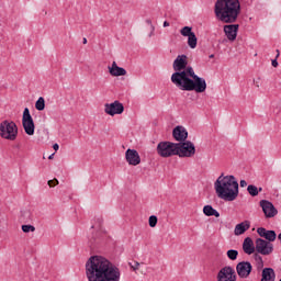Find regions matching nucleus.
<instances>
[{
	"mask_svg": "<svg viewBox=\"0 0 281 281\" xmlns=\"http://www.w3.org/2000/svg\"><path fill=\"white\" fill-rule=\"evenodd\" d=\"M102 217H95L94 223L92 224V229H100L102 227Z\"/></svg>",
	"mask_w": 281,
	"mask_h": 281,
	"instance_id": "nucleus-29",
	"label": "nucleus"
},
{
	"mask_svg": "<svg viewBox=\"0 0 281 281\" xmlns=\"http://www.w3.org/2000/svg\"><path fill=\"white\" fill-rule=\"evenodd\" d=\"M53 148H54L55 151H58V149L60 148V146H59L57 143H55V144L53 145Z\"/></svg>",
	"mask_w": 281,
	"mask_h": 281,
	"instance_id": "nucleus-38",
	"label": "nucleus"
},
{
	"mask_svg": "<svg viewBox=\"0 0 281 281\" xmlns=\"http://www.w3.org/2000/svg\"><path fill=\"white\" fill-rule=\"evenodd\" d=\"M203 214H205V216H215V218L221 216V213H218L216 209L212 207V205H205L203 207Z\"/></svg>",
	"mask_w": 281,
	"mask_h": 281,
	"instance_id": "nucleus-23",
	"label": "nucleus"
},
{
	"mask_svg": "<svg viewBox=\"0 0 281 281\" xmlns=\"http://www.w3.org/2000/svg\"><path fill=\"white\" fill-rule=\"evenodd\" d=\"M35 109L37 111H45V98L40 97L35 102Z\"/></svg>",
	"mask_w": 281,
	"mask_h": 281,
	"instance_id": "nucleus-25",
	"label": "nucleus"
},
{
	"mask_svg": "<svg viewBox=\"0 0 281 281\" xmlns=\"http://www.w3.org/2000/svg\"><path fill=\"white\" fill-rule=\"evenodd\" d=\"M180 34L181 36L190 37L194 34V32H192V26H184L180 30Z\"/></svg>",
	"mask_w": 281,
	"mask_h": 281,
	"instance_id": "nucleus-26",
	"label": "nucleus"
},
{
	"mask_svg": "<svg viewBox=\"0 0 281 281\" xmlns=\"http://www.w3.org/2000/svg\"><path fill=\"white\" fill-rule=\"evenodd\" d=\"M260 207L266 216V218H273L278 216V209L268 200L260 201Z\"/></svg>",
	"mask_w": 281,
	"mask_h": 281,
	"instance_id": "nucleus-13",
	"label": "nucleus"
},
{
	"mask_svg": "<svg viewBox=\"0 0 281 281\" xmlns=\"http://www.w3.org/2000/svg\"><path fill=\"white\" fill-rule=\"evenodd\" d=\"M187 43L190 49H196V45L199 43V40L196 38V34L193 33L192 35H189Z\"/></svg>",
	"mask_w": 281,
	"mask_h": 281,
	"instance_id": "nucleus-24",
	"label": "nucleus"
},
{
	"mask_svg": "<svg viewBox=\"0 0 281 281\" xmlns=\"http://www.w3.org/2000/svg\"><path fill=\"white\" fill-rule=\"evenodd\" d=\"M215 16L222 23H236L240 15V0H217L215 2Z\"/></svg>",
	"mask_w": 281,
	"mask_h": 281,
	"instance_id": "nucleus-2",
	"label": "nucleus"
},
{
	"mask_svg": "<svg viewBox=\"0 0 281 281\" xmlns=\"http://www.w3.org/2000/svg\"><path fill=\"white\" fill-rule=\"evenodd\" d=\"M210 58H214V55H210Z\"/></svg>",
	"mask_w": 281,
	"mask_h": 281,
	"instance_id": "nucleus-43",
	"label": "nucleus"
},
{
	"mask_svg": "<svg viewBox=\"0 0 281 281\" xmlns=\"http://www.w3.org/2000/svg\"><path fill=\"white\" fill-rule=\"evenodd\" d=\"M157 222H158V218L156 215L149 216V220H148L149 227H157Z\"/></svg>",
	"mask_w": 281,
	"mask_h": 281,
	"instance_id": "nucleus-33",
	"label": "nucleus"
},
{
	"mask_svg": "<svg viewBox=\"0 0 281 281\" xmlns=\"http://www.w3.org/2000/svg\"><path fill=\"white\" fill-rule=\"evenodd\" d=\"M257 234L268 243H274L276 238H278L274 231H267L265 227L257 228Z\"/></svg>",
	"mask_w": 281,
	"mask_h": 281,
	"instance_id": "nucleus-16",
	"label": "nucleus"
},
{
	"mask_svg": "<svg viewBox=\"0 0 281 281\" xmlns=\"http://www.w3.org/2000/svg\"><path fill=\"white\" fill-rule=\"evenodd\" d=\"M182 82L176 86L178 89H180V91H195V93H205L207 82L205 79L199 77L194 70H189L188 77H182Z\"/></svg>",
	"mask_w": 281,
	"mask_h": 281,
	"instance_id": "nucleus-4",
	"label": "nucleus"
},
{
	"mask_svg": "<svg viewBox=\"0 0 281 281\" xmlns=\"http://www.w3.org/2000/svg\"><path fill=\"white\" fill-rule=\"evenodd\" d=\"M243 249L248 256H251L256 251V246H254V240L250 237L245 238Z\"/></svg>",
	"mask_w": 281,
	"mask_h": 281,
	"instance_id": "nucleus-22",
	"label": "nucleus"
},
{
	"mask_svg": "<svg viewBox=\"0 0 281 281\" xmlns=\"http://www.w3.org/2000/svg\"><path fill=\"white\" fill-rule=\"evenodd\" d=\"M22 232H24V234H30V232H36V227L32 225H22Z\"/></svg>",
	"mask_w": 281,
	"mask_h": 281,
	"instance_id": "nucleus-31",
	"label": "nucleus"
},
{
	"mask_svg": "<svg viewBox=\"0 0 281 281\" xmlns=\"http://www.w3.org/2000/svg\"><path fill=\"white\" fill-rule=\"evenodd\" d=\"M172 68L176 72L171 75V82L176 87L183 81V78L190 76V70L194 71V68L188 66V56L178 55L173 60Z\"/></svg>",
	"mask_w": 281,
	"mask_h": 281,
	"instance_id": "nucleus-5",
	"label": "nucleus"
},
{
	"mask_svg": "<svg viewBox=\"0 0 281 281\" xmlns=\"http://www.w3.org/2000/svg\"><path fill=\"white\" fill-rule=\"evenodd\" d=\"M247 190H248V193L250 194V196H258V187H256L254 184H249Z\"/></svg>",
	"mask_w": 281,
	"mask_h": 281,
	"instance_id": "nucleus-28",
	"label": "nucleus"
},
{
	"mask_svg": "<svg viewBox=\"0 0 281 281\" xmlns=\"http://www.w3.org/2000/svg\"><path fill=\"white\" fill-rule=\"evenodd\" d=\"M110 76L117 78L120 76H126V69L117 66V63L113 61L111 66H108Z\"/></svg>",
	"mask_w": 281,
	"mask_h": 281,
	"instance_id": "nucleus-19",
	"label": "nucleus"
},
{
	"mask_svg": "<svg viewBox=\"0 0 281 281\" xmlns=\"http://www.w3.org/2000/svg\"><path fill=\"white\" fill-rule=\"evenodd\" d=\"M251 227L249 221L241 222L235 226L234 234L235 236H243L247 229Z\"/></svg>",
	"mask_w": 281,
	"mask_h": 281,
	"instance_id": "nucleus-20",
	"label": "nucleus"
},
{
	"mask_svg": "<svg viewBox=\"0 0 281 281\" xmlns=\"http://www.w3.org/2000/svg\"><path fill=\"white\" fill-rule=\"evenodd\" d=\"M104 113L110 115L111 117H115V115H122L124 113V104L120 101H114L112 103L104 104Z\"/></svg>",
	"mask_w": 281,
	"mask_h": 281,
	"instance_id": "nucleus-11",
	"label": "nucleus"
},
{
	"mask_svg": "<svg viewBox=\"0 0 281 281\" xmlns=\"http://www.w3.org/2000/svg\"><path fill=\"white\" fill-rule=\"evenodd\" d=\"M156 153L159 157L168 159V157H175L178 154L177 143L160 142L156 147Z\"/></svg>",
	"mask_w": 281,
	"mask_h": 281,
	"instance_id": "nucleus-7",
	"label": "nucleus"
},
{
	"mask_svg": "<svg viewBox=\"0 0 281 281\" xmlns=\"http://www.w3.org/2000/svg\"><path fill=\"white\" fill-rule=\"evenodd\" d=\"M255 249L261 256H271L273 254V244L262 238H257Z\"/></svg>",
	"mask_w": 281,
	"mask_h": 281,
	"instance_id": "nucleus-9",
	"label": "nucleus"
},
{
	"mask_svg": "<svg viewBox=\"0 0 281 281\" xmlns=\"http://www.w3.org/2000/svg\"><path fill=\"white\" fill-rule=\"evenodd\" d=\"M254 259L259 265V267H263L265 262L262 261V257L260 256L259 252L254 254Z\"/></svg>",
	"mask_w": 281,
	"mask_h": 281,
	"instance_id": "nucleus-32",
	"label": "nucleus"
},
{
	"mask_svg": "<svg viewBox=\"0 0 281 281\" xmlns=\"http://www.w3.org/2000/svg\"><path fill=\"white\" fill-rule=\"evenodd\" d=\"M128 266L132 269V271H135V273H137V271H139V267L142 266V263L137 261H132V262H128Z\"/></svg>",
	"mask_w": 281,
	"mask_h": 281,
	"instance_id": "nucleus-30",
	"label": "nucleus"
},
{
	"mask_svg": "<svg viewBox=\"0 0 281 281\" xmlns=\"http://www.w3.org/2000/svg\"><path fill=\"white\" fill-rule=\"evenodd\" d=\"M120 268L102 256H92L86 262L88 281H120Z\"/></svg>",
	"mask_w": 281,
	"mask_h": 281,
	"instance_id": "nucleus-1",
	"label": "nucleus"
},
{
	"mask_svg": "<svg viewBox=\"0 0 281 281\" xmlns=\"http://www.w3.org/2000/svg\"><path fill=\"white\" fill-rule=\"evenodd\" d=\"M272 67H278V59L272 60Z\"/></svg>",
	"mask_w": 281,
	"mask_h": 281,
	"instance_id": "nucleus-39",
	"label": "nucleus"
},
{
	"mask_svg": "<svg viewBox=\"0 0 281 281\" xmlns=\"http://www.w3.org/2000/svg\"><path fill=\"white\" fill-rule=\"evenodd\" d=\"M224 33L228 41H236V36H238V24L224 25Z\"/></svg>",
	"mask_w": 281,
	"mask_h": 281,
	"instance_id": "nucleus-18",
	"label": "nucleus"
},
{
	"mask_svg": "<svg viewBox=\"0 0 281 281\" xmlns=\"http://www.w3.org/2000/svg\"><path fill=\"white\" fill-rule=\"evenodd\" d=\"M48 159H54V154H52L50 156H48Z\"/></svg>",
	"mask_w": 281,
	"mask_h": 281,
	"instance_id": "nucleus-41",
	"label": "nucleus"
},
{
	"mask_svg": "<svg viewBox=\"0 0 281 281\" xmlns=\"http://www.w3.org/2000/svg\"><path fill=\"white\" fill-rule=\"evenodd\" d=\"M254 267L251 266V263L249 261H241L239 263H237L236 266V271H237V276H239V278H249V276L251 274Z\"/></svg>",
	"mask_w": 281,
	"mask_h": 281,
	"instance_id": "nucleus-14",
	"label": "nucleus"
},
{
	"mask_svg": "<svg viewBox=\"0 0 281 281\" xmlns=\"http://www.w3.org/2000/svg\"><path fill=\"white\" fill-rule=\"evenodd\" d=\"M83 45H87V38L86 37L83 38Z\"/></svg>",
	"mask_w": 281,
	"mask_h": 281,
	"instance_id": "nucleus-42",
	"label": "nucleus"
},
{
	"mask_svg": "<svg viewBox=\"0 0 281 281\" xmlns=\"http://www.w3.org/2000/svg\"><path fill=\"white\" fill-rule=\"evenodd\" d=\"M261 281H276V270H273V268H263Z\"/></svg>",
	"mask_w": 281,
	"mask_h": 281,
	"instance_id": "nucleus-21",
	"label": "nucleus"
},
{
	"mask_svg": "<svg viewBox=\"0 0 281 281\" xmlns=\"http://www.w3.org/2000/svg\"><path fill=\"white\" fill-rule=\"evenodd\" d=\"M125 159L130 166H139L142 164L139 153L135 149H127L125 151Z\"/></svg>",
	"mask_w": 281,
	"mask_h": 281,
	"instance_id": "nucleus-15",
	"label": "nucleus"
},
{
	"mask_svg": "<svg viewBox=\"0 0 281 281\" xmlns=\"http://www.w3.org/2000/svg\"><path fill=\"white\" fill-rule=\"evenodd\" d=\"M19 135V127L13 121L4 120L0 123V137L14 142Z\"/></svg>",
	"mask_w": 281,
	"mask_h": 281,
	"instance_id": "nucleus-6",
	"label": "nucleus"
},
{
	"mask_svg": "<svg viewBox=\"0 0 281 281\" xmlns=\"http://www.w3.org/2000/svg\"><path fill=\"white\" fill-rule=\"evenodd\" d=\"M164 27H170V23L168 21L164 22Z\"/></svg>",
	"mask_w": 281,
	"mask_h": 281,
	"instance_id": "nucleus-40",
	"label": "nucleus"
},
{
	"mask_svg": "<svg viewBox=\"0 0 281 281\" xmlns=\"http://www.w3.org/2000/svg\"><path fill=\"white\" fill-rule=\"evenodd\" d=\"M58 179H53V180H48V186L49 188H56V186H58Z\"/></svg>",
	"mask_w": 281,
	"mask_h": 281,
	"instance_id": "nucleus-34",
	"label": "nucleus"
},
{
	"mask_svg": "<svg viewBox=\"0 0 281 281\" xmlns=\"http://www.w3.org/2000/svg\"><path fill=\"white\" fill-rule=\"evenodd\" d=\"M172 135L176 142H180V144L188 139V131L183 126H177L173 128Z\"/></svg>",
	"mask_w": 281,
	"mask_h": 281,
	"instance_id": "nucleus-17",
	"label": "nucleus"
},
{
	"mask_svg": "<svg viewBox=\"0 0 281 281\" xmlns=\"http://www.w3.org/2000/svg\"><path fill=\"white\" fill-rule=\"evenodd\" d=\"M22 126L26 135H34V131H35L34 119H32V114H30V109L27 108H25L23 111Z\"/></svg>",
	"mask_w": 281,
	"mask_h": 281,
	"instance_id": "nucleus-10",
	"label": "nucleus"
},
{
	"mask_svg": "<svg viewBox=\"0 0 281 281\" xmlns=\"http://www.w3.org/2000/svg\"><path fill=\"white\" fill-rule=\"evenodd\" d=\"M239 186L240 188H247V181L240 180Z\"/></svg>",
	"mask_w": 281,
	"mask_h": 281,
	"instance_id": "nucleus-37",
	"label": "nucleus"
},
{
	"mask_svg": "<svg viewBox=\"0 0 281 281\" xmlns=\"http://www.w3.org/2000/svg\"><path fill=\"white\" fill-rule=\"evenodd\" d=\"M146 23H147L148 25H150V27H151V32H150V34H149V36H151V35L154 34V32H155V25H153V21H150V20H146Z\"/></svg>",
	"mask_w": 281,
	"mask_h": 281,
	"instance_id": "nucleus-35",
	"label": "nucleus"
},
{
	"mask_svg": "<svg viewBox=\"0 0 281 281\" xmlns=\"http://www.w3.org/2000/svg\"><path fill=\"white\" fill-rule=\"evenodd\" d=\"M215 192L222 201H236L238 199V180L234 176L221 175L214 183Z\"/></svg>",
	"mask_w": 281,
	"mask_h": 281,
	"instance_id": "nucleus-3",
	"label": "nucleus"
},
{
	"mask_svg": "<svg viewBox=\"0 0 281 281\" xmlns=\"http://www.w3.org/2000/svg\"><path fill=\"white\" fill-rule=\"evenodd\" d=\"M176 144H177L178 157H194V155H196V147L194 146V143L190 140H184L183 143H176Z\"/></svg>",
	"mask_w": 281,
	"mask_h": 281,
	"instance_id": "nucleus-8",
	"label": "nucleus"
},
{
	"mask_svg": "<svg viewBox=\"0 0 281 281\" xmlns=\"http://www.w3.org/2000/svg\"><path fill=\"white\" fill-rule=\"evenodd\" d=\"M228 260H237L238 259V250L229 249L226 252Z\"/></svg>",
	"mask_w": 281,
	"mask_h": 281,
	"instance_id": "nucleus-27",
	"label": "nucleus"
},
{
	"mask_svg": "<svg viewBox=\"0 0 281 281\" xmlns=\"http://www.w3.org/2000/svg\"><path fill=\"white\" fill-rule=\"evenodd\" d=\"M254 85L257 87V89L260 88V78L254 79Z\"/></svg>",
	"mask_w": 281,
	"mask_h": 281,
	"instance_id": "nucleus-36",
	"label": "nucleus"
},
{
	"mask_svg": "<svg viewBox=\"0 0 281 281\" xmlns=\"http://www.w3.org/2000/svg\"><path fill=\"white\" fill-rule=\"evenodd\" d=\"M217 281H236V270L231 266L222 268L217 273Z\"/></svg>",
	"mask_w": 281,
	"mask_h": 281,
	"instance_id": "nucleus-12",
	"label": "nucleus"
}]
</instances>
